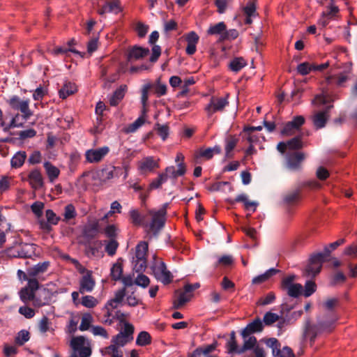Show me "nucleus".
<instances>
[{
    "label": "nucleus",
    "instance_id": "nucleus-11",
    "mask_svg": "<svg viewBox=\"0 0 357 357\" xmlns=\"http://www.w3.org/2000/svg\"><path fill=\"white\" fill-rule=\"evenodd\" d=\"M228 104L227 96L221 98L213 96L209 103L205 107V111L208 116H211L217 112H222Z\"/></svg>",
    "mask_w": 357,
    "mask_h": 357
},
{
    "label": "nucleus",
    "instance_id": "nucleus-18",
    "mask_svg": "<svg viewBox=\"0 0 357 357\" xmlns=\"http://www.w3.org/2000/svg\"><path fill=\"white\" fill-rule=\"evenodd\" d=\"M264 328L263 323L259 318L255 319L253 321L248 324L247 326L241 331L243 338H246L252 333L261 332Z\"/></svg>",
    "mask_w": 357,
    "mask_h": 357
},
{
    "label": "nucleus",
    "instance_id": "nucleus-49",
    "mask_svg": "<svg viewBox=\"0 0 357 357\" xmlns=\"http://www.w3.org/2000/svg\"><path fill=\"white\" fill-rule=\"evenodd\" d=\"M81 303L86 307L93 308L98 305V301L92 296H84L82 298Z\"/></svg>",
    "mask_w": 357,
    "mask_h": 357
},
{
    "label": "nucleus",
    "instance_id": "nucleus-28",
    "mask_svg": "<svg viewBox=\"0 0 357 357\" xmlns=\"http://www.w3.org/2000/svg\"><path fill=\"white\" fill-rule=\"evenodd\" d=\"M98 222H93L86 225L83 230L84 236L89 239L94 238L98 233Z\"/></svg>",
    "mask_w": 357,
    "mask_h": 357
},
{
    "label": "nucleus",
    "instance_id": "nucleus-64",
    "mask_svg": "<svg viewBox=\"0 0 357 357\" xmlns=\"http://www.w3.org/2000/svg\"><path fill=\"white\" fill-rule=\"evenodd\" d=\"M43 208H44V204L40 202H36L31 206L32 212L38 218H40L42 215Z\"/></svg>",
    "mask_w": 357,
    "mask_h": 357
},
{
    "label": "nucleus",
    "instance_id": "nucleus-35",
    "mask_svg": "<svg viewBox=\"0 0 357 357\" xmlns=\"http://www.w3.org/2000/svg\"><path fill=\"white\" fill-rule=\"evenodd\" d=\"M154 130L162 138V139L165 141L169 136V127L167 124H160L157 123L154 126Z\"/></svg>",
    "mask_w": 357,
    "mask_h": 357
},
{
    "label": "nucleus",
    "instance_id": "nucleus-16",
    "mask_svg": "<svg viewBox=\"0 0 357 357\" xmlns=\"http://www.w3.org/2000/svg\"><path fill=\"white\" fill-rule=\"evenodd\" d=\"M149 54L148 48L142 47L139 46H132L128 50L127 61L128 62H133L137 60L144 58Z\"/></svg>",
    "mask_w": 357,
    "mask_h": 357
},
{
    "label": "nucleus",
    "instance_id": "nucleus-25",
    "mask_svg": "<svg viewBox=\"0 0 357 357\" xmlns=\"http://www.w3.org/2000/svg\"><path fill=\"white\" fill-rule=\"evenodd\" d=\"M127 90L126 85H121L117 89L109 98V104L111 106H116L123 98Z\"/></svg>",
    "mask_w": 357,
    "mask_h": 357
},
{
    "label": "nucleus",
    "instance_id": "nucleus-10",
    "mask_svg": "<svg viewBox=\"0 0 357 357\" xmlns=\"http://www.w3.org/2000/svg\"><path fill=\"white\" fill-rule=\"evenodd\" d=\"M39 288V282L33 279L29 280V283L19 292L20 299L25 304L33 300L36 291Z\"/></svg>",
    "mask_w": 357,
    "mask_h": 357
},
{
    "label": "nucleus",
    "instance_id": "nucleus-12",
    "mask_svg": "<svg viewBox=\"0 0 357 357\" xmlns=\"http://www.w3.org/2000/svg\"><path fill=\"white\" fill-rule=\"evenodd\" d=\"M109 151V149L108 146L89 149L85 153V158L88 162L97 163L100 162Z\"/></svg>",
    "mask_w": 357,
    "mask_h": 357
},
{
    "label": "nucleus",
    "instance_id": "nucleus-26",
    "mask_svg": "<svg viewBox=\"0 0 357 357\" xmlns=\"http://www.w3.org/2000/svg\"><path fill=\"white\" fill-rule=\"evenodd\" d=\"M43 167L51 182H53L59 176L60 170L56 166L53 165L50 162H45Z\"/></svg>",
    "mask_w": 357,
    "mask_h": 357
},
{
    "label": "nucleus",
    "instance_id": "nucleus-2",
    "mask_svg": "<svg viewBox=\"0 0 357 357\" xmlns=\"http://www.w3.org/2000/svg\"><path fill=\"white\" fill-rule=\"evenodd\" d=\"M167 206L168 204L166 203L158 211L150 210L147 213L146 217L151 218L149 229L155 234L158 233L165 225Z\"/></svg>",
    "mask_w": 357,
    "mask_h": 357
},
{
    "label": "nucleus",
    "instance_id": "nucleus-4",
    "mask_svg": "<svg viewBox=\"0 0 357 357\" xmlns=\"http://www.w3.org/2000/svg\"><path fill=\"white\" fill-rule=\"evenodd\" d=\"M332 322L325 323L318 319L317 324H312L310 319L305 323L304 335L309 337L311 342H314L315 338L320 333L324 331H330Z\"/></svg>",
    "mask_w": 357,
    "mask_h": 357
},
{
    "label": "nucleus",
    "instance_id": "nucleus-44",
    "mask_svg": "<svg viewBox=\"0 0 357 357\" xmlns=\"http://www.w3.org/2000/svg\"><path fill=\"white\" fill-rule=\"evenodd\" d=\"M93 321V317L89 313L84 314L82 317V321L79 326V330L82 331L89 329L91 324Z\"/></svg>",
    "mask_w": 357,
    "mask_h": 357
},
{
    "label": "nucleus",
    "instance_id": "nucleus-40",
    "mask_svg": "<svg viewBox=\"0 0 357 357\" xmlns=\"http://www.w3.org/2000/svg\"><path fill=\"white\" fill-rule=\"evenodd\" d=\"M20 119H22V116H20L19 114H17L15 115V116L13 117L11 119L10 123L7 124L6 123V127L4 128V130H9L10 128H21L23 127L24 123L26 121L23 120L20 121Z\"/></svg>",
    "mask_w": 357,
    "mask_h": 357
},
{
    "label": "nucleus",
    "instance_id": "nucleus-30",
    "mask_svg": "<svg viewBox=\"0 0 357 357\" xmlns=\"http://www.w3.org/2000/svg\"><path fill=\"white\" fill-rule=\"evenodd\" d=\"M244 339V343L242 347L238 351V354H243L245 351L250 349H253L257 345H258L257 338L255 336H248Z\"/></svg>",
    "mask_w": 357,
    "mask_h": 357
},
{
    "label": "nucleus",
    "instance_id": "nucleus-22",
    "mask_svg": "<svg viewBox=\"0 0 357 357\" xmlns=\"http://www.w3.org/2000/svg\"><path fill=\"white\" fill-rule=\"evenodd\" d=\"M126 296V287L117 290L114 293V297L109 301L105 305V308L110 307L112 310L117 308L123 302Z\"/></svg>",
    "mask_w": 357,
    "mask_h": 357
},
{
    "label": "nucleus",
    "instance_id": "nucleus-58",
    "mask_svg": "<svg viewBox=\"0 0 357 357\" xmlns=\"http://www.w3.org/2000/svg\"><path fill=\"white\" fill-rule=\"evenodd\" d=\"M302 289L303 287L301 284H295L293 286L289 287L286 291L289 296L296 298L301 294Z\"/></svg>",
    "mask_w": 357,
    "mask_h": 357
},
{
    "label": "nucleus",
    "instance_id": "nucleus-6",
    "mask_svg": "<svg viewBox=\"0 0 357 357\" xmlns=\"http://www.w3.org/2000/svg\"><path fill=\"white\" fill-rule=\"evenodd\" d=\"M199 287V283L187 284L184 286L183 291H176L177 298L174 301L173 306L175 309L181 307L192 297V292Z\"/></svg>",
    "mask_w": 357,
    "mask_h": 357
},
{
    "label": "nucleus",
    "instance_id": "nucleus-36",
    "mask_svg": "<svg viewBox=\"0 0 357 357\" xmlns=\"http://www.w3.org/2000/svg\"><path fill=\"white\" fill-rule=\"evenodd\" d=\"M26 158V155L24 151L17 152L11 159L12 167L15 168L20 167L24 164Z\"/></svg>",
    "mask_w": 357,
    "mask_h": 357
},
{
    "label": "nucleus",
    "instance_id": "nucleus-43",
    "mask_svg": "<svg viewBox=\"0 0 357 357\" xmlns=\"http://www.w3.org/2000/svg\"><path fill=\"white\" fill-rule=\"evenodd\" d=\"M226 30V25L224 22H219L213 26H210L208 30V33L210 35H224V32Z\"/></svg>",
    "mask_w": 357,
    "mask_h": 357
},
{
    "label": "nucleus",
    "instance_id": "nucleus-33",
    "mask_svg": "<svg viewBox=\"0 0 357 357\" xmlns=\"http://www.w3.org/2000/svg\"><path fill=\"white\" fill-rule=\"evenodd\" d=\"M103 356H109L110 357H123V351L119 349L116 345H109L100 350Z\"/></svg>",
    "mask_w": 357,
    "mask_h": 357
},
{
    "label": "nucleus",
    "instance_id": "nucleus-3",
    "mask_svg": "<svg viewBox=\"0 0 357 357\" xmlns=\"http://www.w3.org/2000/svg\"><path fill=\"white\" fill-rule=\"evenodd\" d=\"M148 248V243L145 241L139 242L135 248V256L132 263L136 272H143L146 268Z\"/></svg>",
    "mask_w": 357,
    "mask_h": 357
},
{
    "label": "nucleus",
    "instance_id": "nucleus-8",
    "mask_svg": "<svg viewBox=\"0 0 357 357\" xmlns=\"http://www.w3.org/2000/svg\"><path fill=\"white\" fill-rule=\"evenodd\" d=\"M70 347L74 351L75 355L78 354L79 357H89L91 354L89 344L83 336L73 337L70 341Z\"/></svg>",
    "mask_w": 357,
    "mask_h": 357
},
{
    "label": "nucleus",
    "instance_id": "nucleus-7",
    "mask_svg": "<svg viewBox=\"0 0 357 357\" xmlns=\"http://www.w3.org/2000/svg\"><path fill=\"white\" fill-rule=\"evenodd\" d=\"M8 102L13 109L20 110L22 112V119L27 121L33 115V112L29 109V100H23L18 96H14L8 100Z\"/></svg>",
    "mask_w": 357,
    "mask_h": 357
},
{
    "label": "nucleus",
    "instance_id": "nucleus-37",
    "mask_svg": "<svg viewBox=\"0 0 357 357\" xmlns=\"http://www.w3.org/2000/svg\"><path fill=\"white\" fill-rule=\"evenodd\" d=\"M235 202H243L246 209H250L252 207V211H255L257 203L255 202H251L248 200V196L245 194H241L238 195L235 199Z\"/></svg>",
    "mask_w": 357,
    "mask_h": 357
},
{
    "label": "nucleus",
    "instance_id": "nucleus-15",
    "mask_svg": "<svg viewBox=\"0 0 357 357\" xmlns=\"http://www.w3.org/2000/svg\"><path fill=\"white\" fill-rule=\"evenodd\" d=\"M305 123L303 116H297L292 121L287 123L282 130V134L287 136L294 135Z\"/></svg>",
    "mask_w": 357,
    "mask_h": 357
},
{
    "label": "nucleus",
    "instance_id": "nucleus-52",
    "mask_svg": "<svg viewBox=\"0 0 357 357\" xmlns=\"http://www.w3.org/2000/svg\"><path fill=\"white\" fill-rule=\"evenodd\" d=\"M298 73L301 75H306L312 70H314L313 64L308 62H303L297 66Z\"/></svg>",
    "mask_w": 357,
    "mask_h": 357
},
{
    "label": "nucleus",
    "instance_id": "nucleus-62",
    "mask_svg": "<svg viewBox=\"0 0 357 357\" xmlns=\"http://www.w3.org/2000/svg\"><path fill=\"white\" fill-rule=\"evenodd\" d=\"M91 333L96 336H101L105 339L109 337L108 333L107 331L102 326H91Z\"/></svg>",
    "mask_w": 357,
    "mask_h": 357
},
{
    "label": "nucleus",
    "instance_id": "nucleus-61",
    "mask_svg": "<svg viewBox=\"0 0 357 357\" xmlns=\"http://www.w3.org/2000/svg\"><path fill=\"white\" fill-rule=\"evenodd\" d=\"M18 312L20 314L23 315L26 319H31L36 314L33 309L26 305L21 306L19 308Z\"/></svg>",
    "mask_w": 357,
    "mask_h": 357
},
{
    "label": "nucleus",
    "instance_id": "nucleus-56",
    "mask_svg": "<svg viewBox=\"0 0 357 357\" xmlns=\"http://www.w3.org/2000/svg\"><path fill=\"white\" fill-rule=\"evenodd\" d=\"M287 143L289 149L297 150L303 147V142L301 137H295L289 140Z\"/></svg>",
    "mask_w": 357,
    "mask_h": 357
},
{
    "label": "nucleus",
    "instance_id": "nucleus-24",
    "mask_svg": "<svg viewBox=\"0 0 357 357\" xmlns=\"http://www.w3.org/2000/svg\"><path fill=\"white\" fill-rule=\"evenodd\" d=\"M36 245L31 243H24L18 245V250L20 258H30L35 255Z\"/></svg>",
    "mask_w": 357,
    "mask_h": 357
},
{
    "label": "nucleus",
    "instance_id": "nucleus-19",
    "mask_svg": "<svg viewBox=\"0 0 357 357\" xmlns=\"http://www.w3.org/2000/svg\"><path fill=\"white\" fill-rule=\"evenodd\" d=\"M158 167V164L157 161L151 156L144 158L138 162V169L142 174L151 172Z\"/></svg>",
    "mask_w": 357,
    "mask_h": 357
},
{
    "label": "nucleus",
    "instance_id": "nucleus-54",
    "mask_svg": "<svg viewBox=\"0 0 357 357\" xmlns=\"http://www.w3.org/2000/svg\"><path fill=\"white\" fill-rule=\"evenodd\" d=\"M114 173V178H119L123 174V178L126 179L128 176V166L123 167H114L112 166V169Z\"/></svg>",
    "mask_w": 357,
    "mask_h": 357
},
{
    "label": "nucleus",
    "instance_id": "nucleus-55",
    "mask_svg": "<svg viewBox=\"0 0 357 357\" xmlns=\"http://www.w3.org/2000/svg\"><path fill=\"white\" fill-rule=\"evenodd\" d=\"M123 273L122 266L119 264H115L111 268V277L114 280H119L121 278Z\"/></svg>",
    "mask_w": 357,
    "mask_h": 357
},
{
    "label": "nucleus",
    "instance_id": "nucleus-53",
    "mask_svg": "<svg viewBox=\"0 0 357 357\" xmlns=\"http://www.w3.org/2000/svg\"><path fill=\"white\" fill-rule=\"evenodd\" d=\"M129 213H130V218L131 222L134 225L139 226L142 224L143 218L142 217V215H140V213H139V211L137 210L132 209L130 211Z\"/></svg>",
    "mask_w": 357,
    "mask_h": 357
},
{
    "label": "nucleus",
    "instance_id": "nucleus-13",
    "mask_svg": "<svg viewBox=\"0 0 357 357\" xmlns=\"http://www.w3.org/2000/svg\"><path fill=\"white\" fill-rule=\"evenodd\" d=\"M50 264L48 261H45L29 268V277L34 278L38 282L39 280L43 281L45 280L43 275L47 271Z\"/></svg>",
    "mask_w": 357,
    "mask_h": 357
},
{
    "label": "nucleus",
    "instance_id": "nucleus-59",
    "mask_svg": "<svg viewBox=\"0 0 357 357\" xmlns=\"http://www.w3.org/2000/svg\"><path fill=\"white\" fill-rule=\"evenodd\" d=\"M119 243L114 239H110L105 246V251L109 256H113L117 250Z\"/></svg>",
    "mask_w": 357,
    "mask_h": 357
},
{
    "label": "nucleus",
    "instance_id": "nucleus-45",
    "mask_svg": "<svg viewBox=\"0 0 357 357\" xmlns=\"http://www.w3.org/2000/svg\"><path fill=\"white\" fill-rule=\"evenodd\" d=\"M101 247L100 241H95L89 245L86 248V254L89 257H95L98 255L99 248Z\"/></svg>",
    "mask_w": 357,
    "mask_h": 357
},
{
    "label": "nucleus",
    "instance_id": "nucleus-60",
    "mask_svg": "<svg viewBox=\"0 0 357 357\" xmlns=\"http://www.w3.org/2000/svg\"><path fill=\"white\" fill-rule=\"evenodd\" d=\"M29 340V333L27 331H20L15 338V342L19 345H23Z\"/></svg>",
    "mask_w": 357,
    "mask_h": 357
},
{
    "label": "nucleus",
    "instance_id": "nucleus-46",
    "mask_svg": "<svg viewBox=\"0 0 357 357\" xmlns=\"http://www.w3.org/2000/svg\"><path fill=\"white\" fill-rule=\"evenodd\" d=\"M237 142L238 139L234 136H230L226 139L225 153L227 158L231 157L230 153L236 147Z\"/></svg>",
    "mask_w": 357,
    "mask_h": 357
},
{
    "label": "nucleus",
    "instance_id": "nucleus-14",
    "mask_svg": "<svg viewBox=\"0 0 357 357\" xmlns=\"http://www.w3.org/2000/svg\"><path fill=\"white\" fill-rule=\"evenodd\" d=\"M96 285L95 279L93 278V272L87 271L86 274L82 276L79 280V292L82 294L91 292Z\"/></svg>",
    "mask_w": 357,
    "mask_h": 357
},
{
    "label": "nucleus",
    "instance_id": "nucleus-57",
    "mask_svg": "<svg viewBox=\"0 0 357 357\" xmlns=\"http://www.w3.org/2000/svg\"><path fill=\"white\" fill-rule=\"evenodd\" d=\"M135 284L143 288H146L149 285L150 280L146 275L141 273L135 278Z\"/></svg>",
    "mask_w": 357,
    "mask_h": 357
},
{
    "label": "nucleus",
    "instance_id": "nucleus-31",
    "mask_svg": "<svg viewBox=\"0 0 357 357\" xmlns=\"http://www.w3.org/2000/svg\"><path fill=\"white\" fill-rule=\"evenodd\" d=\"M279 272V270L275 268H270L264 273L259 275L252 279V284H261L268 280L271 277L275 275Z\"/></svg>",
    "mask_w": 357,
    "mask_h": 357
},
{
    "label": "nucleus",
    "instance_id": "nucleus-34",
    "mask_svg": "<svg viewBox=\"0 0 357 357\" xmlns=\"http://www.w3.org/2000/svg\"><path fill=\"white\" fill-rule=\"evenodd\" d=\"M247 65L246 61L243 57H236L232 59L229 67L234 72H238Z\"/></svg>",
    "mask_w": 357,
    "mask_h": 357
},
{
    "label": "nucleus",
    "instance_id": "nucleus-39",
    "mask_svg": "<svg viewBox=\"0 0 357 357\" xmlns=\"http://www.w3.org/2000/svg\"><path fill=\"white\" fill-rule=\"evenodd\" d=\"M131 340L132 339L129 338V337L123 335V333H119L112 338V344L111 345H116V347H123Z\"/></svg>",
    "mask_w": 357,
    "mask_h": 357
},
{
    "label": "nucleus",
    "instance_id": "nucleus-38",
    "mask_svg": "<svg viewBox=\"0 0 357 357\" xmlns=\"http://www.w3.org/2000/svg\"><path fill=\"white\" fill-rule=\"evenodd\" d=\"M145 118L144 116H139L133 123L129 124L125 129V132L127 133L135 132L138 128L142 126L145 123Z\"/></svg>",
    "mask_w": 357,
    "mask_h": 357
},
{
    "label": "nucleus",
    "instance_id": "nucleus-50",
    "mask_svg": "<svg viewBox=\"0 0 357 357\" xmlns=\"http://www.w3.org/2000/svg\"><path fill=\"white\" fill-rule=\"evenodd\" d=\"M234 261V257L232 255H226L218 257V261L215 264V266H229L233 264Z\"/></svg>",
    "mask_w": 357,
    "mask_h": 357
},
{
    "label": "nucleus",
    "instance_id": "nucleus-20",
    "mask_svg": "<svg viewBox=\"0 0 357 357\" xmlns=\"http://www.w3.org/2000/svg\"><path fill=\"white\" fill-rule=\"evenodd\" d=\"M329 118L330 114H326V112L321 110L314 112L311 116L312 121L316 129L324 128Z\"/></svg>",
    "mask_w": 357,
    "mask_h": 357
},
{
    "label": "nucleus",
    "instance_id": "nucleus-47",
    "mask_svg": "<svg viewBox=\"0 0 357 357\" xmlns=\"http://www.w3.org/2000/svg\"><path fill=\"white\" fill-rule=\"evenodd\" d=\"M151 342V336L146 331H142L139 333L137 340L136 344L139 346H146Z\"/></svg>",
    "mask_w": 357,
    "mask_h": 357
},
{
    "label": "nucleus",
    "instance_id": "nucleus-27",
    "mask_svg": "<svg viewBox=\"0 0 357 357\" xmlns=\"http://www.w3.org/2000/svg\"><path fill=\"white\" fill-rule=\"evenodd\" d=\"M338 11V8L335 6L331 7L330 10L327 13H323L321 18L318 21V25L322 28L326 26L329 20L335 15Z\"/></svg>",
    "mask_w": 357,
    "mask_h": 357
},
{
    "label": "nucleus",
    "instance_id": "nucleus-29",
    "mask_svg": "<svg viewBox=\"0 0 357 357\" xmlns=\"http://www.w3.org/2000/svg\"><path fill=\"white\" fill-rule=\"evenodd\" d=\"M300 197V190H295L286 194L283 197V202L287 206H292L298 202Z\"/></svg>",
    "mask_w": 357,
    "mask_h": 357
},
{
    "label": "nucleus",
    "instance_id": "nucleus-41",
    "mask_svg": "<svg viewBox=\"0 0 357 357\" xmlns=\"http://www.w3.org/2000/svg\"><path fill=\"white\" fill-rule=\"evenodd\" d=\"M150 88H151V85L147 84V85L144 86L142 91L141 100H142V116H144V118H145V116L146 114V103H147L148 98H149L148 93H149V90Z\"/></svg>",
    "mask_w": 357,
    "mask_h": 357
},
{
    "label": "nucleus",
    "instance_id": "nucleus-48",
    "mask_svg": "<svg viewBox=\"0 0 357 357\" xmlns=\"http://www.w3.org/2000/svg\"><path fill=\"white\" fill-rule=\"evenodd\" d=\"M112 169V166L106 167L102 169L99 172V176L101 180L106 182L112 178H114V173Z\"/></svg>",
    "mask_w": 357,
    "mask_h": 357
},
{
    "label": "nucleus",
    "instance_id": "nucleus-21",
    "mask_svg": "<svg viewBox=\"0 0 357 357\" xmlns=\"http://www.w3.org/2000/svg\"><path fill=\"white\" fill-rule=\"evenodd\" d=\"M28 181L31 187L35 190H38L43 185V176L40 172L37 169L30 172L28 175Z\"/></svg>",
    "mask_w": 357,
    "mask_h": 357
},
{
    "label": "nucleus",
    "instance_id": "nucleus-5",
    "mask_svg": "<svg viewBox=\"0 0 357 357\" xmlns=\"http://www.w3.org/2000/svg\"><path fill=\"white\" fill-rule=\"evenodd\" d=\"M151 268L158 281L161 282L164 284H168L172 281L173 275L167 270L166 264L162 261L155 260Z\"/></svg>",
    "mask_w": 357,
    "mask_h": 357
},
{
    "label": "nucleus",
    "instance_id": "nucleus-63",
    "mask_svg": "<svg viewBox=\"0 0 357 357\" xmlns=\"http://www.w3.org/2000/svg\"><path fill=\"white\" fill-rule=\"evenodd\" d=\"M45 216L47 221L49 222L51 225H57L60 220V218L56 216L55 213L51 209L46 211Z\"/></svg>",
    "mask_w": 357,
    "mask_h": 357
},
{
    "label": "nucleus",
    "instance_id": "nucleus-1",
    "mask_svg": "<svg viewBox=\"0 0 357 357\" xmlns=\"http://www.w3.org/2000/svg\"><path fill=\"white\" fill-rule=\"evenodd\" d=\"M331 250L325 247L323 252H318L311 255L309 264L304 271V275L307 277L314 278L319 274L321 270L322 264L330 256Z\"/></svg>",
    "mask_w": 357,
    "mask_h": 357
},
{
    "label": "nucleus",
    "instance_id": "nucleus-42",
    "mask_svg": "<svg viewBox=\"0 0 357 357\" xmlns=\"http://www.w3.org/2000/svg\"><path fill=\"white\" fill-rule=\"evenodd\" d=\"M77 215L75 206L70 204L65 206L63 221L68 222L75 218Z\"/></svg>",
    "mask_w": 357,
    "mask_h": 357
},
{
    "label": "nucleus",
    "instance_id": "nucleus-32",
    "mask_svg": "<svg viewBox=\"0 0 357 357\" xmlns=\"http://www.w3.org/2000/svg\"><path fill=\"white\" fill-rule=\"evenodd\" d=\"M77 91V86L75 84L68 82L59 90V93L60 98L65 99L68 96L73 94Z\"/></svg>",
    "mask_w": 357,
    "mask_h": 357
},
{
    "label": "nucleus",
    "instance_id": "nucleus-9",
    "mask_svg": "<svg viewBox=\"0 0 357 357\" xmlns=\"http://www.w3.org/2000/svg\"><path fill=\"white\" fill-rule=\"evenodd\" d=\"M266 345L271 348L272 354L276 357H295L292 349L286 346L280 349V344L276 338L271 337L266 341Z\"/></svg>",
    "mask_w": 357,
    "mask_h": 357
},
{
    "label": "nucleus",
    "instance_id": "nucleus-17",
    "mask_svg": "<svg viewBox=\"0 0 357 357\" xmlns=\"http://www.w3.org/2000/svg\"><path fill=\"white\" fill-rule=\"evenodd\" d=\"M305 157V154L301 152L289 153L287 157V167L293 170L298 169Z\"/></svg>",
    "mask_w": 357,
    "mask_h": 357
},
{
    "label": "nucleus",
    "instance_id": "nucleus-23",
    "mask_svg": "<svg viewBox=\"0 0 357 357\" xmlns=\"http://www.w3.org/2000/svg\"><path fill=\"white\" fill-rule=\"evenodd\" d=\"M351 64L349 65L347 71L340 73L337 77L335 76H328L326 78V82L327 84H332L335 83L337 86H342L344 82L349 79V74L351 73Z\"/></svg>",
    "mask_w": 357,
    "mask_h": 357
},
{
    "label": "nucleus",
    "instance_id": "nucleus-51",
    "mask_svg": "<svg viewBox=\"0 0 357 357\" xmlns=\"http://www.w3.org/2000/svg\"><path fill=\"white\" fill-rule=\"evenodd\" d=\"M280 319V317L275 314L271 312H266L263 319V321L266 326H270L273 324V323L278 321Z\"/></svg>",
    "mask_w": 357,
    "mask_h": 357
}]
</instances>
